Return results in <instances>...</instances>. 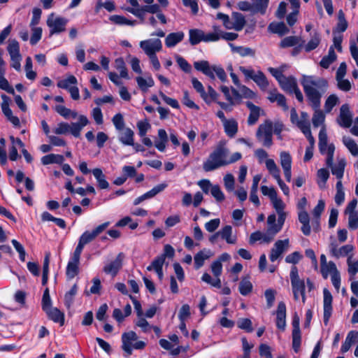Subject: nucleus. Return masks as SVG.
I'll use <instances>...</instances> for the list:
<instances>
[{
  "label": "nucleus",
  "instance_id": "1",
  "mask_svg": "<svg viewBox=\"0 0 358 358\" xmlns=\"http://www.w3.org/2000/svg\"><path fill=\"white\" fill-rule=\"evenodd\" d=\"M301 85L309 105L315 110L312 118L313 124L315 127H318L323 124L325 120V115L320 108L321 98L328 88V82L323 78L303 76Z\"/></svg>",
  "mask_w": 358,
  "mask_h": 358
},
{
  "label": "nucleus",
  "instance_id": "2",
  "mask_svg": "<svg viewBox=\"0 0 358 358\" xmlns=\"http://www.w3.org/2000/svg\"><path fill=\"white\" fill-rule=\"evenodd\" d=\"M229 153V150L225 147L224 143L220 142L203 162V169L206 172H210L227 166V157Z\"/></svg>",
  "mask_w": 358,
  "mask_h": 358
},
{
  "label": "nucleus",
  "instance_id": "3",
  "mask_svg": "<svg viewBox=\"0 0 358 358\" xmlns=\"http://www.w3.org/2000/svg\"><path fill=\"white\" fill-rule=\"evenodd\" d=\"M194 69L203 73L212 80H215V76L222 81L227 80V74L224 69L220 65H210L206 60H201L194 62Z\"/></svg>",
  "mask_w": 358,
  "mask_h": 358
},
{
  "label": "nucleus",
  "instance_id": "4",
  "mask_svg": "<svg viewBox=\"0 0 358 358\" xmlns=\"http://www.w3.org/2000/svg\"><path fill=\"white\" fill-rule=\"evenodd\" d=\"M335 146L331 143L328 147L327 157L326 159L327 166L331 169V173L336 177L338 181H342L346 166V160L343 157H337L336 162L334 163Z\"/></svg>",
  "mask_w": 358,
  "mask_h": 358
},
{
  "label": "nucleus",
  "instance_id": "5",
  "mask_svg": "<svg viewBox=\"0 0 358 358\" xmlns=\"http://www.w3.org/2000/svg\"><path fill=\"white\" fill-rule=\"evenodd\" d=\"M256 138L265 148H269L273 145V122L270 120H266L259 125Z\"/></svg>",
  "mask_w": 358,
  "mask_h": 358
},
{
  "label": "nucleus",
  "instance_id": "6",
  "mask_svg": "<svg viewBox=\"0 0 358 358\" xmlns=\"http://www.w3.org/2000/svg\"><path fill=\"white\" fill-rule=\"evenodd\" d=\"M110 225L109 222H106L94 229L92 231H85L79 238L78 243L75 249V252L81 254L85 245L94 241L99 234H101Z\"/></svg>",
  "mask_w": 358,
  "mask_h": 358
},
{
  "label": "nucleus",
  "instance_id": "7",
  "mask_svg": "<svg viewBox=\"0 0 358 358\" xmlns=\"http://www.w3.org/2000/svg\"><path fill=\"white\" fill-rule=\"evenodd\" d=\"M279 85L285 92L289 94H294L296 99L299 102L301 103L303 101V96L298 87L297 82L294 77L285 76L284 79L279 83Z\"/></svg>",
  "mask_w": 358,
  "mask_h": 358
},
{
  "label": "nucleus",
  "instance_id": "8",
  "mask_svg": "<svg viewBox=\"0 0 358 358\" xmlns=\"http://www.w3.org/2000/svg\"><path fill=\"white\" fill-rule=\"evenodd\" d=\"M7 50L10 57V66L17 71H21L22 56L20 53V45L15 39L9 40Z\"/></svg>",
  "mask_w": 358,
  "mask_h": 358
},
{
  "label": "nucleus",
  "instance_id": "9",
  "mask_svg": "<svg viewBox=\"0 0 358 358\" xmlns=\"http://www.w3.org/2000/svg\"><path fill=\"white\" fill-rule=\"evenodd\" d=\"M67 22V19L55 16L53 13L50 14L47 20V25L50 28V36L64 31Z\"/></svg>",
  "mask_w": 358,
  "mask_h": 358
},
{
  "label": "nucleus",
  "instance_id": "10",
  "mask_svg": "<svg viewBox=\"0 0 358 358\" xmlns=\"http://www.w3.org/2000/svg\"><path fill=\"white\" fill-rule=\"evenodd\" d=\"M139 45L148 56L156 55V52H159L162 48V41L159 38L142 41Z\"/></svg>",
  "mask_w": 358,
  "mask_h": 358
},
{
  "label": "nucleus",
  "instance_id": "11",
  "mask_svg": "<svg viewBox=\"0 0 358 358\" xmlns=\"http://www.w3.org/2000/svg\"><path fill=\"white\" fill-rule=\"evenodd\" d=\"M352 113L348 103L343 104L340 108V113L337 118L338 124L344 128H349L352 123Z\"/></svg>",
  "mask_w": 358,
  "mask_h": 358
},
{
  "label": "nucleus",
  "instance_id": "12",
  "mask_svg": "<svg viewBox=\"0 0 358 358\" xmlns=\"http://www.w3.org/2000/svg\"><path fill=\"white\" fill-rule=\"evenodd\" d=\"M289 275L292 292H297L300 294L305 292V282L299 278L298 268L296 266L292 267Z\"/></svg>",
  "mask_w": 358,
  "mask_h": 358
},
{
  "label": "nucleus",
  "instance_id": "13",
  "mask_svg": "<svg viewBox=\"0 0 358 358\" xmlns=\"http://www.w3.org/2000/svg\"><path fill=\"white\" fill-rule=\"evenodd\" d=\"M80 255L81 254L75 251L73 252V254L71 259L69 261L66 266V275L68 278L73 279L78 275L79 272L78 266L80 264Z\"/></svg>",
  "mask_w": 358,
  "mask_h": 358
},
{
  "label": "nucleus",
  "instance_id": "14",
  "mask_svg": "<svg viewBox=\"0 0 358 358\" xmlns=\"http://www.w3.org/2000/svg\"><path fill=\"white\" fill-rule=\"evenodd\" d=\"M289 239L277 241L271 250L270 260L273 262L277 260L289 248Z\"/></svg>",
  "mask_w": 358,
  "mask_h": 358
},
{
  "label": "nucleus",
  "instance_id": "15",
  "mask_svg": "<svg viewBox=\"0 0 358 358\" xmlns=\"http://www.w3.org/2000/svg\"><path fill=\"white\" fill-rule=\"evenodd\" d=\"M137 339V334L133 331L125 332L122 335V348L126 353H127L128 356L131 355L132 347L134 345L133 342L136 341Z\"/></svg>",
  "mask_w": 358,
  "mask_h": 358
},
{
  "label": "nucleus",
  "instance_id": "16",
  "mask_svg": "<svg viewBox=\"0 0 358 358\" xmlns=\"http://www.w3.org/2000/svg\"><path fill=\"white\" fill-rule=\"evenodd\" d=\"M282 227H281L278 223H276V215L271 214L268 215L267 218V229L266 234H267L268 238L266 241H273L275 236L280 231Z\"/></svg>",
  "mask_w": 358,
  "mask_h": 358
},
{
  "label": "nucleus",
  "instance_id": "17",
  "mask_svg": "<svg viewBox=\"0 0 358 358\" xmlns=\"http://www.w3.org/2000/svg\"><path fill=\"white\" fill-rule=\"evenodd\" d=\"M231 20H229V24L227 25V29H234L235 31H241L246 24L245 16L238 12H233L231 14Z\"/></svg>",
  "mask_w": 358,
  "mask_h": 358
},
{
  "label": "nucleus",
  "instance_id": "18",
  "mask_svg": "<svg viewBox=\"0 0 358 358\" xmlns=\"http://www.w3.org/2000/svg\"><path fill=\"white\" fill-rule=\"evenodd\" d=\"M124 258V253L120 252L115 260L104 266L103 271L106 273L112 274L113 276L115 275L122 268Z\"/></svg>",
  "mask_w": 358,
  "mask_h": 358
},
{
  "label": "nucleus",
  "instance_id": "19",
  "mask_svg": "<svg viewBox=\"0 0 358 358\" xmlns=\"http://www.w3.org/2000/svg\"><path fill=\"white\" fill-rule=\"evenodd\" d=\"M324 295V322L327 324L332 312V295L330 292L324 288L323 290Z\"/></svg>",
  "mask_w": 358,
  "mask_h": 358
},
{
  "label": "nucleus",
  "instance_id": "20",
  "mask_svg": "<svg viewBox=\"0 0 358 358\" xmlns=\"http://www.w3.org/2000/svg\"><path fill=\"white\" fill-rule=\"evenodd\" d=\"M118 131V140L123 145H134V132L131 129L126 127Z\"/></svg>",
  "mask_w": 358,
  "mask_h": 358
},
{
  "label": "nucleus",
  "instance_id": "21",
  "mask_svg": "<svg viewBox=\"0 0 358 358\" xmlns=\"http://www.w3.org/2000/svg\"><path fill=\"white\" fill-rule=\"evenodd\" d=\"M276 326L284 331L286 327V306L284 302H280L276 311Z\"/></svg>",
  "mask_w": 358,
  "mask_h": 358
},
{
  "label": "nucleus",
  "instance_id": "22",
  "mask_svg": "<svg viewBox=\"0 0 358 358\" xmlns=\"http://www.w3.org/2000/svg\"><path fill=\"white\" fill-rule=\"evenodd\" d=\"M78 122H72L70 124L69 133L76 138L80 136V131L83 128L89 124L87 117L83 115H80L78 117Z\"/></svg>",
  "mask_w": 358,
  "mask_h": 358
},
{
  "label": "nucleus",
  "instance_id": "23",
  "mask_svg": "<svg viewBox=\"0 0 358 358\" xmlns=\"http://www.w3.org/2000/svg\"><path fill=\"white\" fill-rule=\"evenodd\" d=\"M246 106L250 110V114L248 118V124L249 125H254L258 121L261 113H263V110L259 106H255L250 101H247Z\"/></svg>",
  "mask_w": 358,
  "mask_h": 358
},
{
  "label": "nucleus",
  "instance_id": "24",
  "mask_svg": "<svg viewBox=\"0 0 358 358\" xmlns=\"http://www.w3.org/2000/svg\"><path fill=\"white\" fill-rule=\"evenodd\" d=\"M48 318L52 320L54 322L59 323L60 326H63L64 324V314L57 308L51 307L44 311Z\"/></svg>",
  "mask_w": 358,
  "mask_h": 358
},
{
  "label": "nucleus",
  "instance_id": "25",
  "mask_svg": "<svg viewBox=\"0 0 358 358\" xmlns=\"http://www.w3.org/2000/svg\"><path fill=\"white\" fill-rule=\"evenodd\" d=\"M298 219L302 224L301 231L305 236H309L311 232L309 215L306 210L299 211Z\"/></svg>",
  "mask_w": 358,
  "mask_h": 358
},
{
  "label": "nucleus",
  "instance_id": "26",
  "mask_svg": "<svg viewBox=\"0 0 358 358\" xmlns=\"http://www.w3.org/2000/svg\"><path fill=\"white\" fill-rule=\"evenodd\" d=\"M222 239L228 244H235L237 242V236L233 234V229L230 225H226L219 231Z\"/></svg>",
  "mask_w": 358,
  "mask_h": 358
},
{
  "label": "nucleus",
  "instance_id": "27",
  "mask_svg": "<svg viewBox=\"0 0 358 358\" xmlns=\"http://www.w3.org/2000/svg\"><path fill=\"white\" fill-rule=\"evenodd\" d=\"M213 255L212 252L208 249H203L197 252L194 257V268H200L203 266L206 260L208 259Z\"/></svg>",
  "mask_w": 358,
  "mask_h": 358
},
{
  "label": "nucleus",
  "instance_id": "28",
  "mask_svg": "<svg viewBox=\"0 0 358 358\" xmlns=\"http://www.w3.org/2000/svg\"><path fill=\"white\" fill-rule=\"evenodd\" d=\"M325 208V203L323 200H319L317 206L313 210V220L312 224L313 228L317 231L320 224V218Z\"/></svg>",
  "mask_w": 358,
  "mask_h": 358
},
{
  "label": "nucleus",
  "instance_id": "29",
  "mask_svg": "<svg viewBox=\"0 0 358 358\" xmlns=\"http://www.w3.org/2000/svg\"><path fill=\"white\" fill-rule=\"evenodd\" d=\"M252 14L264 15L268 6L269 0H252Z\"/></svg>",
  "mask_w": 358,
  "mask_h": 358
},
{
  "label": "nucleus",
  "instance_id": "30",
  "mask_svg": "<svg viewBox=\"0 0 358 358\" xmlns=\"http://www.w3.org/2000/svg\"><path fill=\"white\" fill-rule=\"evenodd\" d=\"M348 24L345 17V14L342 10H340L338 13V23L336 27L333 29L334 35H337V33L340 34L344 32L348 28Z\"/></svg>",
  "mask_w": 358,
  "mask_h": 358
},
{
  "label": "nucleus",
  "instance_id": "31",
  "mask_svg": "<svg viewBox=\"0 0 358 358\" xmlns=\"http://www.w3.org/2000/svg\"><path fill=\"white\" fill-rule=\"evenodd\" d=\"M226 134L233 138L238 131V122L234 119H229L222 123Z\"/></svg>",
  "mask_w": 358,
  "mask_h": 358
},
{
  "label": "nucleus",
  "instance_id": "32",
  "mask_svg": "<svg viewBox=\"0 0 358 358\" xmlns=\"http://www.w3.org/2000/svg\"><path fill=\"white\" fill-rule=\"evenodd\" d=\"M184 38L183 32H175L169 34L166 39L165 44L169 48H172L180 43Z\"/></svg>",
  "mask_w": 358,
  "mask_h": 358
},
{
  "label": "nucleus",
  "instance_id": "33",
  "mask_svg": "<svg viewBox=\"0 0 358 358\" xmlns=\"http://www.w3.org/2000/svg\"><path fill=\"white\" fill-rule=\"evenodd\" d=\"M358 339V331H351L348 333L344 343H343L341 351L343 353L348 352L351 348L352 345Z\"/></svg>",
  "mask_w": 358,
  "mask_h": 358
},
{
  "label": "nucleus",
  "instance_id": "34",
  "mask_svg": "<svg viewBox=\"0 0 358 358\" xmlns=\"http://www.w3.org/2000/svg\"><path fill=\"white\" fill-rule=\"evenodd\" d=\"M92 173L96 178L98 186L100 189H107L109 187L108 182L106 180V176L103 171L99 168H96L92 170Z\"/></svg>",
  "mask_w": 358,
  "mask_h": 358
},
{
  "label": "nucleus",
  "instance_id": "35",
  "mask_svg": "<svg viewBox=\"0 0 358 358\" xmlns=\"http://www.w3.org/2000/svg\"><path fill=\"white\" fill-rule=\"evenodd\" d=\"M268 30L280 36H284L289 33V29L284 22L271 23L268 27Z\"/></svg>",
  "mask_w": 358,
  "mask_h": 358
},
{
  "label": "nucleus",
  "instance_id": "36",
  "mask_svg": "<svg viewBox=\"0 0 358 358\" xmlns=\"http://www.w3.org/2000/svg\"><path fill=\"white\" fill-rule=\"evenodd\" d=\"M138 86L143 92H147L149 87L154 86L155 81L150 75L145 78L138 76L136 78Z\"/></svg>",
  "mask_w": 358,
  "mask_h": 358
},
{
  "label": "nucleus",
  "instance_id": "37",
  "mask_svg": "<svg viewBox=\"0 0 358 358\" xmlns=\"http://www.w3.org/2000/svg\"><path fill=\"white\" fill-rule=\"evenodd\" d=\"M229 45L231 48V51L233 52L238 53L241 57L255 56V51L250 48L243 46H236L233 43H229Z\"/></svg>",
  "mask_w": 358,
  "mask_h": 358
},
{
  "label": "nucleus",
  "instance_id": "38",
  "mask_svg": "<svg viewBox=\"0 0 358 358\" xmlns=\"http://www.w3.org/2000/svg\"><path fill=\"white\" fill-rule=\"evenodd\" d=\"M336 57L334 47L331 46L329 49L328 55L323 57L320 62V65L324 69H328L336 59Z\"/></svg>",
  "mask_w": 358,
  "mask_h": 358
},
{
  "label": "nucleus",
  "instance_id": "39",
  "mask_svg": "<svg viewBox=\"0 0 358 358\" xmlns=\"http://www.w3.org/2000/svg\"><path fill=\"white\" fill-rule=\"evenodd\" d=\"M301 42V38L296 36H290L284 38L280 43L279 46L281 48L294 47Z\"/></svg>",
  "mask_w": 358,
  "mask_h": 358
},
{
  "label": "nucleus",
  "instance_id": "40",
  "mask_svg": "<svg viewBox=\"0 0 358 358\" xmlns=\"http://www.w3.org/2000/svg\"><path fill=\"white\" fill-rule=\"evenodd\" d=\"M64 158L63 155L56 154H49L43 156L41 158V162L43 165H48L51 164H59L63 163Z\"/></svg>",
  "mask_w": 358,
  "mask_h": 358
},
{
  "label": "nucleus",
  "instance_id": "41",
  "mask_svg": "<svg viewBox=\"0 0 358 358\" xmlns=\"http://www.w3.org/2000/svg\"><path fill=\"white\" fill-rule=\"evenodd\" d=\"M6 67L0 68V88L9 94H15L13 87L10 85L8 81L4 77Z\"/></svg>",
  "mask_w": 358,
  "mask_h": 358
},
{
  "label": "nucleus",
  "instance_id": "42",
  "mask_svg": "<svg viewBox=\"0 0 358 358\" xmlns=\"http://www.w3.org/2000/svg\"><path fill=\"white\" fill-rule=\"evenodd\" d=\"M189 42L194 45L203 41L204 32L199 29H191L189 32Z\"/></svg>",
  "mask_w": 358,
  "mask_h": 358
},
{
  "label": "nucleus",
  "instance_id": "43",
  "mask_svg": "<svg viewBox=\"0 0 358 358\" xmlns=\"http://www.w3.org/2000/svg\"><path fill=\"white\" fill-rule=\"evenodd\" d=\"M252 284L249 280V278H243L240 282L238 290L243 296H247L252 290Z\"/></svg>",
  "mask_w": 358,
  "mask_h": 358
},
{
  "label": "nucleus",
  "instance_id": "44",
  "mask_svg": "<svg viewBox=\"0 0 358 358\" xmlns=\"http://www.w3.org/2000/svg\"><path fill=\"white\" fill-rule=\"evenodd\" d=\"M77 84V79L74 76H69L66 78L59 80L57 85L59 88L65 89L68 91L73 85Z\"/></svg>",
  "mask_w": 358,
  "mask_h": 358
},
{
  "label": "nucleus",
  "instance_id": "45",
  "mask_svg": "<svg viewBox=\"0 0 358 358\" xmlns=\"http://www.w3.org/2000/svg\"><path fill=\"white\" fill-rule=\"evenodd\" d=\"M342 141L353 156H358V145L352 138L348 136H343Z\"/></svg>",
  "mask_w": 358,
  "mask_h": 358
},
{
  "label": "nucleus",
  "instance_id": "46",
  "mask_svg": "<svg viewBox=\"0 0 358 358\" xmlns=\"http://www.w3.org/2000/svg\"><path fill=\"white\" fill-rule=\"evenodd\" d=\"M55 110L58 114L66 119H68L70 116L73 118H76L78 116V113L76 111H73L62 105H57L55 107Z\"/></svg>",
  "mask_w": 358,
  "mask_h": 358
},
{
  "label": "nucleus",
  "instance_id": "47",
  "mask_svg": "<svg viewBox=\"0 0 358 358\" xmlns=\"http://www.w3.org/2000/svg\"><path fill=\"white\" fill-rule=\"evenodd\" d=\"M115 67L119 71L120 76L122 78L129 79L128 71L122 57H118L115 60Z\"/></svg>",
  "mask_w": 358,
  "mask_h": 358
},
{
  "label": "nucleus",
  "instance_id": "48",
  "mask_svg": "<svg viewBox=\"0 0 358 358\" xmlns=\"http://www.w3.org/2000/svg\"><path fill=\"white\" fill-rule=\"evenodd\" d=\"M336 193L334 197L335 203L338 206H341L345 200V192L342 181H337L336 185Z\"/></svg>",
  "mask_w": 358,
  "mask_h": 358
},
{
  "label": "nucleus",
  "instance_id": "49",
  "mask_svg": "<svg viewBox=\"0 0 358 358\" xmlns=\"http://www.w3.org/2000/svg\"><path fill=\"white\" fill-rule=\"evenodd\" d=\"M218 94L211 87H208V92H204V95L201 96L203 100L207 103L210 104L213 101H217Z\"/></svg>",
  "mask_w": 358,
  "mask_h": 358
},
{
  "label": "nucleus",
  "instance_id": "50",
  "mask_svg": "<svg viewBox=\"0 0 358 358\" xmlns=\"http://www.w3.org/2000/svg\"><path fill=\"white\" fill-rule=\"evenodd\" d=\"M320 271L324 279H327L329 274L331 275L333 273L338 272L335 263L331 261L329 262L326 266L320 267Z\"/></svg>",
  "mask_w": 358,
  "mask_h": 358
},
{
  "label": "nucleus",
  "instance_id": "51",
  "mask_svg": "<svg viewBox=\"0 0 358 358\" xmlns=\"http://www.w3.org/2000/svg\"><path fill=\"white\" fill-rule=\"evenodd\" d=\"M296 125L301 130L303 134L306 136L307 139L312 141V134L310 127L309 120H299L296 122Z\"/></svg>",
  "mask_w": 358,
  "mask_h": 358
},
{
  "label": "nucleus",
  "instance_id": "52",
  "mask_svg": "<svg viewBox=\"0 0 358 358\" xmlns=\"http://www.w3.org/2000/svg\"><path fill=\"white\" fill-rule=\"evenodd\" d=\"M110 20L113 23L118 25H130L134 26L136 24V21L129 20L125 17L118 15H114L110 17Z\"/></svg>",
  "mask_w": 358,
  "mask_h": 358
},
{
  "label": "nucleus",
  "instance_id": "53",
  "mask_svg": "<svg viewBox=\"0 0 358 358\" xmlns=\"http://www.w3.org/2000/svg\"><path fill=\"white\" fill-rule=\"evenodd\" d=\"M164 262V256H158L152 262L151 264L147 267V270L148 271H155V272L160 271L162 269Z\"/></svg>",
  "mask_w": 358,
  "mask_h": 358
},
{
  "label": "nucleus",
  "instance_id": "54",
  "mask_svg": "<svg viewBox=\"0 0 358 358\" xmlns=\"http://www.w3.org/2000/svg\"><path fill=\"white\" fill-rule=\"evenodd\" d=\"M221 38V29L218 27H214L213 31L207 34L204 33L203 41L211 42L217 41Z\"/></svg>",
  "mask_w": 358,
  "mask_h": 358
},
{
  "label": "nucleus",
  "instance_id": "55",
  "mask_svg": "<svg viewBox=\"0 0 358 358\" xmlns=\"http://www.w3.org/2000/svg\"><path fill=\"white\" fill-rule=\"evenodd\" d=\"M268 238L267 234L266 233H262L259 231H257L252 234H251L249 239L250 244L252 245L255 242L259 241H262L264 243H268L271 241H266Z\"/></svg>",
  "mask_w": 358,
  "mask_h": 358
},
{
  "label": "nucleus",
  "instance_id": "56",
  "mask_svg": "<svg viewBox=\"0 0 358 358\" xmlns=\"http://www.w3.org/2000/svg\"><path fill=\"white\" fill-rule=\"evenodd\" d=\"M348 271L350 276H355L358 273V259H352V255L347 259Z\"/></svg>",
  "mask_w": 358,
  "mask_h": 358
},
{
  "label": "nucleus",
  "instance_id": "57",
  "mask_svg": "<svg viewBox=\"0 0 358 358\" xmlns=\"http://www.w3.org/2000/svg\"><path fill=\"white\" fill-rule=\"evenodd\" d=\"M266 169L269 171V173L272 175V176L275 178H278L280 176V169L277 166L274 160L272 159H268L265 162Z\"/></svg>",
  "mask_w": 358,
  "mask_h": 358
},
{
  "label": "nucleus",
  "instance_id": "58",
  "mask_svg": "<svg viewBox=\"0 0 358 358\" xmlns=\"http://www.w3.org/2000/svg\"><path fill=\"white\" fill-rule=\"evenodd\" d=\"M254 82L262 90H266L268 86V82L262 71L257 72V76L254 78Z\"/></svg>",
  "mask_w": 358,
  "mask_h": 358
},
{
  "label": "nucleus",
  "instance_id": "59",
  "mask_svg": "<svg viewBox=\"0 0 358 358\" xmlns=\"http://www.w3.org/2000/svg\"><path fill=\"white\" fill-rule=\"evenodd\" d=\"M202 281L217 288H221V280L220 278H213L208 273H204L201 277Z\"/></svg>",
  "mask_w": 358,
  "mask_h": 358
},
{
  "label": "nucleus",
  "instance_id": "60",
  "mask_svg": "<svg viewBox=\"0 0 358 358\" xmlns=\"http://www.w3.org/2000/svg\"><path fill=\"white\" fill-rule=\"evenodd\" d=\"M280 165L282 169L292 168V157L289 152L282 151L280 155Z\"/></svg>",
  "mask_w": 358,
  "mask_h": 358
},
{
  "label": "nucleus",
  "instance_id": "61",
  "mask_svg": "<svg viewBox=\"0 0 358 358\" xmlns=\"http://www.w3.org/2000/svg\"><path fill=\"white\" fill-rule=\"evenodd\" d=\"M338 97L336 94H331L327 97L324 103L326 113H330L333 108L338 103Z\"/></svg>",
  "mask_w": 358,
  "mask_h": 358
},
{
  "label": "nucleus",
  "instance_id": "62",
  "mask_svg": "<svg viewBox=\"0 0 358 358\" xmlns=\"http://www.w3.org/2000/svg\"><path fill=\"white\" fill-rule=\"evenodd\" d=\"M138 129V135L141 137H144L146 135L148 131L151 128V125L148 120L138 121L136 124Z\"/></svg>",
  "mask_w": 358,
  "mask_h": 358
},
{
  "label": "nucleus",
  "instance_id": "63",
  "mask_svg": "<svg viewBox=\"0 0 358 358\" xmlns=\"http://www.w3.org/2000/svg\"><path fill=\"white\" fill-rule=\"evenodd\" d=\"M237 326L238 328L246 331L247 332H252L253 331L252 321L248 318H240L237 321Z\"/></svg>",
  "mask_w": 358,
  "mask_h": 358
},
{
  "label": "nucleus",
  "instance_id": "64",
  "mask_svg": "<svg viewBox=\"0 0 358 358\" xmlns=\"http://www.w3.org/2000/svg\"><path fill=\"white\" fill-rule=\"evenodd\" d=\"M317 175L320 179V181H318V185L320 187L322 188L324 187L329 177V172L326 169H320L317 171Z\"/></svg>",
  "mask_w": 358,
  "mask_h": 358
}]
</instances>
